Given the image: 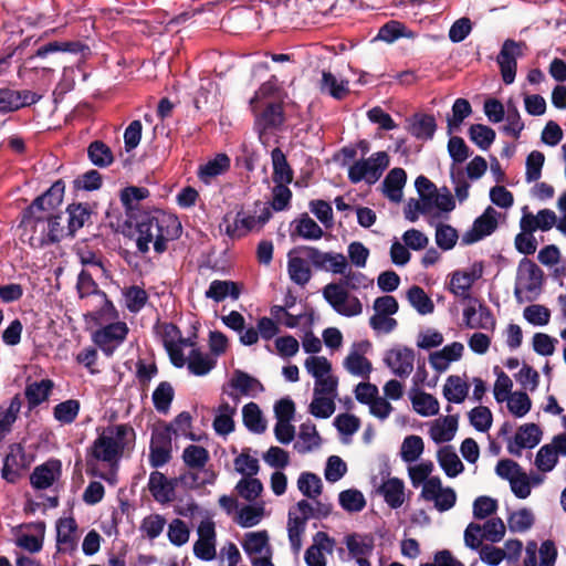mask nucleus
Listing matches in <instances>:
<instances>
[{
	"label": "nucleus",
	"mask_w": 566,
	"mask_h": 566,
	"mask_svg": "<svg viewBox=\"0 0 566 566\" xmlns=\"http://www.w3.org/2000/svg\"><path fill=\"white\" fill-rule=\"evenodd\" d=\"M150 196L145 187L128 186L120 190V201L129 218L136 220L137 248H166L168 241L178 239L182 226L178 217L161 209L139 211V202Z\"/></svg>",
	"instance_id": "1"
},
{
	"label": "nucleus",
	"mask_w": 566,
	"mask_h": 566,
	"mask_svg": "<svg viewBox=\"0 0 566 566\" xmlns=\"http://www.w3.org/2000/svg\"><path fill=\"white\" fill-rule=\"evenodd\" d=\"M130 440H135V431L129 424L108 426L86 451V473H94L93 469L98 468V462L108 465L119 463Z\"/></svg>",
	"instance_id": "2"
},
{
	"label": "nucleus",
	"mask_w": 566,
	"mask_h": 566,
	"mask_svg": "<svg viewBox=\"0 0 566 566\" xmlns=\"http://www.w3.org/2000/svg\"><path fill=\"white\" fill-rule=\"evenodd\" d=\"M64 217L61 213L52 216L21 217L19 224L20 240L30 248H42L44 244L59 243L62 239L71 237L67 227L62 224Z\"/></svg>",
	"instance_id": "3"
},
{
	"label": "nucleus",
	"mask_w": 566,
	"mask_h": 566,
	"mask_svg": "<svg viewBox=\"0 0 566 566\" xmlns=\"http://www.w3.org/2000/svg\"><path fill=\"white\" fill-rule=\"evenodd\" d=\"M313 266L318 270L340 274L344 276V285L357 290L364 285L366 276L360 272H353L348 265L346 256L342 253L322 252L321 250H310L308 254Z\"/></svg>",
	"instance_id": "4"
},
{
	"label": "nucleus",
	"mask_w": 566,
	"mask_h": 566,
	"mask_svg": "<svg viewBox=\"0 0 566 566\" xmlns=\"http://www.w3.org/2000/svg\"><path fill=\"white\" fill-rule=\"evenodd\" d=\"M323 297L335 312L352 317L361 314L363 305L357 296L349 295L340 283H328L323 289Z\"/></svg>",
	"instance_id": "5"
},
{
	"label": "nucleus",
	"mask_w": 566,
	"mask_h": 566,
	"mask_svg": "<svg viewBox=\"0 0 566 566\" xmlns=\"http://www.w3.org/2000/svg\"><path fill=\"white\" fill-rule=\"evenodd\" d=\"M258 207V216L247 213L245 211H239L235 214L233 222L228 223L227 234L231 239H240L252 230L262 228L271 219L272 210H270L266 203H256V208Z\"/></svg>",
	"instance_id": "6"
},
{
	"label": "nucleus",
	"mask_w": 566,
	"mask_h": 566,
	"mask_svg": "<svg viewBox=\"0 0 566 566\" xmlns=\"http://www.w3.org/2000/svg\"><path fill=\"white\" fill-rule=\"evenodd\" d=\"M64 191L65 182L62 179L56 180L44 193L36 197L32 203L22 211L21 217L52 216L61 206Z\"/></svg>",
	"instance_id": "7"
},
{
	"label": "nucleus",
	"mask_w": 566,
	"mask_h": 566,
	"mask_svg": "<svg viewBox=\"0 0 566 566\" xmlns=\"http://www.w3.org/2000/svg\"><path fill=\"white\" fill-rule=\"evenodd\" d=\"M525 42H517L513 39H506L496 57L503 82L510 85L514 82L517 70V57L523 55Z\"/></svg>",
	"instance_id": "8"
},
{
	"label": "nucleus",
	"mask_w": 566,
	"mask_h": 566,
	"mask_svg": "<svg viewBox=\"0 0 566 566\" xmlns=\"http://www.w3.org/2000/svg\"><path fill=\"white\" fill-rule=\"evenodd\" d=\"M29 467L30 460L23 446L21 443H11L3 459L1 478L8 483L15 484Z\"/></svg>",
	"instance_id": "9"
},
{
	"label": "nucleus",
	"mask_w": 566,
	"mask_h": 566,
	"mask_svg": "<svg viewBox=\"0 0 566 566\" xmlns=\"http://www.w3.org/2000/svg\"><path fill=\"white\" fill-rule=\"evenodd\" d=\"M516 283H518L528 295L526 301H534L541 292L543 284V271L541 268L528 259L520 262L517 270Z\"/></svg>",
	"instance_id": "10"
},
{
	"label": "nucleus",
	"mask_w": 566,
	"mask_h": 566,
	"mask_svg": "<svg viewBox=\"0 0 566 566\" xmlns=\"http://www.w3.org/2000/svg\"><path fill=\"white\" fill-rule=\"evenodd\" d=\"M497 212L491 206L478 217L472 228L462 235V244L470 245L492 234L497 228Z\"/></svg>",
	"instance_id": "11"
},
{
	"label": "nucleus",
	"mask_w": 566,
	"mask_h": 566,
	"mask_svg": "<svg viewBox=\"0 0 566 566\" xmlns=\"http://www.w3.org/2000/svg\"><path fill=\"white\" fill-rule=\"evenodd\" d=\"M40 95L30 90H13L0 87V114L17 112L25 106L35 104Z\"/></svg>",
	"instance_id": "12"
},
{
	"label": "nucleus",
	"mask_w": 566,
	"mask_h": 566,
	"mask_svg": "<svg viewBox=\"0 0 566 566\" xmlns=\"http://www.w3.org/2000/svg\"><path fill=\"white\" fill-rule=\"evenodd\" d=\"M77 523L74 517L59 518L56 522V547L63 554H73L77 549Z\"/></svg>",
	"instance_id": "13"
},
{
	"label": "nucleus",
	"mask_w": 566,
	"mask_h": 566,
	"mask_svg": "<svg viewBox=\"0 0 566 566\" xmlns=\"http://www.w3.org/2000/svg\"><path fill=\"white\" fill-rule=\"evenodd\" d=\"M384 361L392 374L406 378L413 370L415 352L409 347L392 348L386 353Z\"/></svg>",
	"instance_id": "14"
},
{
	"label": "nucleus",
	"mask_w": 566,
	"mask_h": 566,
	"mask_svg": "<svg viewBox=\"0 0 566 566\" xmlns=\"http://www.w3.org/2000/svg\"><path fill=\"white\" fill-rule=\"evenodd\" d=\"M542 434L543 432L537 424H522L515 433L514 439L509 442L507 451L515 457H521L522 449L536 447L541 442Z\"/></svg>",
	"instance_id": "15"
},
{
	"label": "nucleus",
	"mask_w": 566,
	"mask_h": 566,
	"mask_svg": "<svg viewBox=\"0 0 566 566\" xmlns=\"http://www.w3.org/2000/svg\"><path fill=\"white\" fill-rule=\"evenodd\" d=\"M335 545L334 538H332L325 532H317L313 536V545H311L304 555L305 563L307 566H326V559L323 552L332 553Z\"/></svg>",
	"instance_id": "16"
},
{
	"label": "nucleus",
	"mask_w": 566,
	"mask_h": 566,
	"mask_svg": "<svg viewBox=\"0 0 566 566\" xmlns=\"http://www.w3.org/2000/svg\"><path fill=\"white\" fill-rule=\"evenodd\" d=\"M61 474V461L50 460L34 468L30 475V484L35 490H45L54 484Z\"/></svg>",
	"instance_id": "17"
},
{
	"label": "nucleus",
	"mask_w": 566,
	"mask_h": 566,
	"mask_svg": "<svg viewBox=\"0 0 566 566\" xmlns=\"http://www.w3.org/2000/svg\"><path fill=\"white\" fill-rule=\"evenodd\" d=\"M297 250H290L287 253V273L290 280L300 286H305L312 279V261L295 254ZM310 250H307V255Z\"/></svg>",
	"instance_id": "18"
},
{
	"label": "nucleus",
	"mask_w": 566,
	"mask_h": 566,
	"mask_svg": "<svg viewBox=\"0 0 566 566\" xmlns=\"http://www.w3.org/2000/svg\"><path fill=\"white\" fill-rule=\"evenodd\" d=\"M148 490L157 502L167 503L174 499L175 481L168 480L159 471H153L149 475Z\"/></svg>",
	"instance_id": "19"
},
{
	"label": "nucleus",
	"mask_w": 566,
	"mask_h": 566,
	"mask_svg": "<svg viewBox=\"0 0 566 566\" xmlns=\"http://www.w3.org/2000/svg\"><path fill=\"white\" fill-rule=\"evenodd\" d=\"M407 174L402 168H392L382 181V192L392 202H400Z\"/></svg>",
	"instance_id": "20"
},
{
	"label": "nucleus",
	"mask_w": 566,
	"mask_h": 566,
	"mask_svg": "<svg viewBox=\"0 0 566 566\" xmlns=\"http://www.w3.org/2000/svg\"><path fill=\"white\" fill-rule=\"evenodd\" d=\"M415 187L420 197V201H412L416 211L428 212L433 208V198L438 189L437 186L426 176L420 175L416 178Z\"/></svg>",
	"instance_id": "21"
},
{
	"label": "nucleus",
	"mask_w": 566,
	"mask_h": 566,
	"mask_svg": "<svg viewBox=\"0 0 566 566\" xmlns=\"http://www.w3.org/2000/svg\"><path fill=\"white\" fill-rule=\"evenodd\" d=\"M345 543L350 556L356 560L371 555L375 547V538L371 534L359 535L353 533L346 536Z\"/></svg>",
	"instance_id": "22"
},
{
	"label": "nucleus",
	"mask_w": 566,
	"mask_h": 566,
	"mask_svg": "<svg viewBox=\"0 0 566 566\" xmlns=\"http://www.w3.org/2000/svg\"><path fill=\"white\" fill-rule=\"evenodd\" d=\"M53 387L54 382L49 378L28 384L25 386L24 396L28 400L29 410H32L42 402L46 401Z\"/></svg>",
	"instance_id": "23"
},
{
	"label": "nucleus",
	"mask_w": 566,
	"mask_h": 566,
	"mask_svg": "<svg viewBox=\"0 0 566 566\" xmlns=\"http://www.w3.org/2000/svg\"><path fill=\"white\" fill-rule=\"evenodd\" d=\"M458 415H448L438 419L430 429V437L436 443L449 442L458 429Z\"/></svg>",
	"instance_id": "24"
},
{
	"label": "nucleus",
	"mask_w": 566,
	"mask_h": 566,
	"mask_svg": "<svg viewBox=\"0 0 566 566\" xmlns=\"http://www.w3.org/2000/svg\"><path fill=\"white\" fill-rule=\"evenodd\" d=\"M273 166L272 180L274 184L289 185L293 181V169L287 163L286 156L280 147L271 151Z\"/></svg>",
	"instance_id": "25"
},
{
	"label": "nucleus",
	"mask_w": 566,
	"mask_h": 566,
	"mask_svg": "<svg viewBox=\"0 0 566 566\" xmlns=\"http://www.w3.org/2000/svg\"><path fill=\"white\" fill-rule=\"evenodd\" d=\"M241 294V285L233 281L214 280L210 283L209 289L205 295L214 302H222L227 296L232 300H238Z\"/></svg>",
	"instance_id": "26"
},
{
	"label": "nucleus",
	"mask_w": 566,
	"mask_h": 566,
	"mask_svg": "<svg viewBox=\"0 0 566 566\" xmlns=\"http://www.w3.org/2000/svg\"><path fill=\"white\" fill-rule=\"evenodd\" d=\"M437 460L449 478H455L464 470V465L452 446H444L440 448L437 453Z\"/></svg>",
	"instance_id": "27"
},
{
	"label": "nucleus",
	"mask_w": 566,
	"mask_h": 566,
	"mask_svg": "<svg viewBox=\"0 0 566 566\" xmlns=\"http://www.w3.org/2000/svg\"><path fill=\"white\" fill-rule=\"evenodd\" d=\"M437 130V123L433 115L416 114L412 117L409 132L417 139H432Z\"/></svg>",
	"instance_id": "28"
},
{
	"label": "nucleus",
	"mask_w": 566,
	"mask_h": 566,
	"mask_svg": "<svg viewBox=\"0 0 566 566\" xmlns=\"http://www.w3.org/2000/svg\"><path fill=\"white\" fill-rule=\"evenodd\" d=\"M230 168V158L226 154H218L213 159L201 165L198 169V178L210 184L211 179L226 172Z\"/></svg>",
	"instance_id": "29"
},
{
	"label": "nucleus",
	"mask_w": 566,
	"mask_h": 566,
	"mask_svg": "<svg viewBox=\"0 0 566 566\" xmlns=\"http://www.w3.org/2000/svg\"><path fill=\"white\" fill-rule=\"evenodd\" d=\"M405 485L398 478H390L379 488V492L384 495L385 502L391 509H398L405 501Z\"/></svg>",
	"instance_id": "30"
},
{
	"label": "nucleus",
	"mask_w": 566,
	"mask_h": 566,
	"mask_svg": "<svg viewBox=\"0 0 566 566\" xmlns=\"http://www.w3.org/2000/svg\"><path fill=\"white\" fill-rule=\"evenodd\" d=\"M88 50V45L81 41H53L40 46L36 50L35 55L38 57H45L49 54L55 52H69L73 54H78L84 53Z\"/></svg>",
	"instance_id": "31"
},
{
	"label": "nucleus",
	"mask_w": 566,
	"mask_h": 566,
	"mask_svg": "<svg viewBox=\"0 0 566 566\" xmlns=\"http://www.w3.org/2000/svg\"><path fill=\"white\" fill-rule=\"evenodd\" d=\"M128 331L129 329L125 322L114 321L109 322L103 328L96 331L93 335V338L99 339L102 344L115 342L116 345H119L126 339Z\"/></svg>",
	"instance_id": "32"
},
{
	"label": "nucleus",
	"mask_w": 566,
	"mask_h": 566,
	"mask_svg": "<svg viewBox=\"0 0 566 566\" xmlns=\"http://www.w3.org/2000/svg\"><path fill=\"white\" fill-rule=\"evenodd\" d=\"M66 212L69 214L66 221H67V229L69 234L73 238L75 235V232L84 227V224L91 219V209L87 205L83 203H71L66 208Z\"/></svg>",
	"instance_id": "33"
},
{
	"label": "nucleus",
	"mask_w": 566,
	"mask_h": 566,
	"mask_svg": "<svg viewBox=\"0 0 566 566\" xmlns=\"http://www.w3.org/2000/svg\"><path fill=\"white\" fill-rule=\"evenodd\" d=\"M291 234L307 240H316L323 235L322 228L307 214L303 213L298 219L294 220Z\"/></svg>",
	"instance_id": "34"
},
{
	"label": "nucleus",
	"mask_w": 566,
	"mask_h": 566,
	"mask_svg": "<svg viewBox=\"0 0 566 566\" xmlns=\"http://www.w3.org/2000/svg\"><path fill=\"white\" fill-rule=\"evenodd\" d=\"M90 161L99 168L109 167L114 163V154L108 145L102 140H93L87 147Z\"/></svg>",
	"instance_id": "35"
},
{
	"label": "nucleus",
	"mask_w": 566,
	"mask_h": 566,
	"mask_svg": "<svg viewBox=\"0 0 566 566\" xmlns=\"http://www.w3.org/2000/svg\"><path fill=\"white\" fill-rule=\"evenodd\" d=\"M469 388V385L460 376L451 375L443 386V397L449 402L461 403L465 400Z\"/></svg>",
	"instance_id": "36"
},
{
	"label": "nucleus",
	"mask_w": 566,
	"mask_h": 566,
	"mask_svg": "<svg viewBox=\"0 0 566 566\" xmlns=\"http://www.w3.org/2000/svg\"><path fill=\"white\" fill-rule=\"evenodd\" d=\"M319 90L335 99H343L349 93L348 81H338L332 72L323 71Z\"/></svg>",
	"instance_id": "37"
},
{
	"label": "nucleus",
	"mask_w": 566,
	"mask_h": 566,
	"mask_svg": "<svg viewBox=\"0 0 566 566\" xmlns=\"http://www.w3.org/2000/svg\"><path fill=\"white\" fill-rule=\"evenodd\" d=\"M243 423L253 433H263L266 430V422L258 403L249 402L242 408Z\"/></svg>",
	"instance_id": "38"
},
{
	"label": "nucleus",
	"mask_w": 566,
	"mask_h": 566,
	"mask_svg": "<svg viewBox=\"0 0 566 566\" xmlns=\"http://www.w3.org/2000/svg\"><path fill=\"white\" fill-rule=\"evenodd\" d=\"M407 300L410 305L421 315L431 314L434 311L432 300L427 295L422 287L412 285L407 291Z\"/></svg>",
	"instance_id": "39"
},
{
	"label": "nucleus",
	"mask_w": 566,
	"mask_h": 566,
	"mask_svg": "<svg viewBox=\"0 0 566 566\" xmlns=\"http://www.w3.org/2000/svg\"><path fill=\"white\" fill-rule=\"evenodd\" d=\"M298 438L304 442L302 444L300 442L294 444V449L298 453H307L314 446L318 447L321 443V437L316 430V426L310 421L301 424Z\"/></svg>",
	"instance_id": "40"
},
{
	"label": "nucleus",
	"mask_w": 566,
	"mask_h": 566,
	"mask_svg": "<svg viewBox=\"0 0 566 566\" xmlns=\"http://www.w3.org/2000/svg\"><path fill=\"white\" fill-rule=\"evenodd\" d=\"M39 533L40 536L31 534H22L15 541V545L29 553H39L43 547V537L45 533V523L43 521L31 524Z\"/></svg>",
	"instance_id": "41"
},
{
	"label": "nucleus",
	"mask_w": 566,
	"mask_h": 566,
	"mask_svg": "<svg viewBox=\"0 0 566 566\" xmlns=\"http://www.w3.org/2000/svg\"><path fill=\"white\" fill-rule=\"evenodd\" d=\"M242 547L249 556L261 554L264 549L268 552V547H271L269 545L268 532L259 531L247 533L242 542Z\"/></svg>",
	"instance_id": "42"
},
{
	"label": "nucleus",
	"mask_w": 566,
	"mask_h": 566,
	"mask_svg": "<svg viewBox=\"0 0 566 566\" xmlns=\"http://www.w3.org/2000/svg\"><path fill=\"white\" fill-rule=\"evenodd\" d=\"M230 385L232 388L238 389L244 396L250 395L254 390H264V387L260 380L240 369L234 370Z\"/></svg>",
	"instance_id": "43"
},
{
	"label": "nucleus",
	"mask_w": 566,
	"mask_h": 566,
	"mask_svg": "<svg viewBox=\"0 0 566 566\" xmlns=\"http://www.w3.org/2000/svg\"><path fill=\"white\" fill-rule=\"evenodd\" d=\"M80 409L81 403L77 399H67L53 408V416L62 424H71L77 418Z\"/></svg>",
	"instance_id": "44"
},
{
	"label": "nucleus",
	"mask_w": 566,
	"mask_h": 566,
	"mask_svg": "<svg viewBox=\"0 0 566 566\" xmlns=\"http://www.w3.org/2000/svg\"><path fill=\"white\" fill-rule=\"evenodd\" d=\"M175 397L170 382L161 381L153 392V403L159 413H167Z\"/></svg>",
	"instance_id": "45"
},
{
	"label": "nucleus",
	"mask_w": 566,
	"mask_h": 566,
	"mask_svg": "<svg viewBox=\"0 0 566 566\" xmlns=\"http://www.w3.org/2000/svg\"><path fill=\"white\" fill-rule=\"evenodd\" d=\"M411 402L416 412L421 416H434L439 412L438 400L424 391H416L411 396Z\"/></svg>",
	"instance_id": "46"
},
{
	"label": "nucleus",
	"mask_w": 566,
	"mask_h": 566,
	"mask_svg": "<svg viewBox=\"0 0 566 566\" xmlns=\"http://www.w3.org/2000/svg\"><path fill=\"white\" fill-rule=\"evenodd\" d=\"M297 488L304 496L315 500L321 495L323 484L321 478L317 474L312 472H303L298 476Z\"/></svg>",
	"instance_id": "47"
},
{
	"label": "nucleus",
	"mask_w": 566,
	"mask_h": 566,
	"mask_svg": "<svg viewBox=\"0 0 566 566\" xmlns=\"http://www.w3.org/2000/svg\"><path fill=\"white\" fill-rule=\"evenodd\" d=\"M504 118L506 119V125L502 127L503 133L517 139L521 132L524 129V122L521 118L516 105L512 101H509L506 104Z\"/></svg>",
	"instance_id": "48"
},
{
	"label": "nucleus",
	"mask_w": 566,
	"mask_h": 566,
	"mask_svg": "<svg viewBox=\"0 0 566 566\" xmlns=\"http://www.w3.org/2000/svg\"><path fill=\"white\" fill-rule=\"evenodd\" d=\"M469 137L482 150H486L495 140L493 128L483 124H472L469 128Z\"/></svg>",
	"instance_id": "49"
},
{
	"label": "nucleus",
	"mask_w": 566,
	"mask_h": 566,
	"mask_svg": "<svg viewBox=\"0 0 566 566\" xmlns=\"http://www.w3.org/2000/svg\"><path fill=\"white\" fill-rule=\"evenodd\" d=\"M452 116L448 117V133L451 134L453 130L458 129L463 120L471 115L472 107L468 99L465 98H457L452 105Z\"/></svg>",
	"instance_id": "50"
},
{
	"label": "nucleus",
	"mask_w": 566,
	"mask_h": 566,
	"mask_svg": "<svg viewBox=\"0 0 566 566\" xmlns=\"http://www.w3.org/2000/svg\"><path fill=\"white\" fill-rule=\"evenodd\" d=\"M216 365V360L203 355L199 349H192L188 359V369L196 376L207 375Z\"/></svg>",
	"instance_id": "51"
},
{
	"label": "nucleus",
	"mask_w": 566,
	"mask_h": 566,
	"mask_svg": "<svg viewBox=\"0 0 566 566\" xmlns=\"http://www.w3.org/2000/svg\"><path fill=\"white\" fill-rule=\"evenodd\" d=\"M182 460L190 469H202L209 461V452L201 446L189 444L182 452Z\"/></svg>",
	"instance_id": "52"
},
{
	"label": "nucleus",
	"mask_w": 566,
	"mask_h": 566,
	"mask_svg": "<svg viewBox=\"0 0 566 566\" xmlns=\"http://www.w3.org/2000/svg\"><path fill=\"white\" fill-rule=\"evenodd\" d=\"M344 367L355 376L368 378L373 367L371 363L356 350L352 352L344 360Z\"/></svg>",
	"instance_id": "53"
},
{
	"label": "nucleus",
	"mask_w": 566,
	"mask_h": 566,
	"mask_svg": "<svg viewBox=\"0 0 566 566\" xmlns=\"http://www.w3.org/2000/svg\"><path fill=\"white\" fill-rule=\"evenodd\" d=\"M123 295L125 297L126 307L130 313L140 312L148 301L147 292L138 285L124 289Z\"/></svg>",
	"instance_id": "54"
},
{
	"label": "nucleus",
	"mask_w": 566,
	"mask_h": 566,
	"mask_svg": "<svg viewBox=\"0 0 566 566\" xmlns=\"http://www.w3.org/2000/svg\"><path fill=\"white\" fill-rule=\"evenodd\" d=\"M424 449V443L421 437L411 434L403 439L401 444L400 454L405 462L411 463L419 459Z\"/></svg>",
	"instance_id": "55"
},
{
	"label": "nucleus",
	"mask_w": 566,
	"mask_h": 566,
	"mask_svg": "<svg viewBox=\"0 0 566 566\" xmlns=\"http://www.w3.org/2000/svg\"><path fill=\"white\" fill-rule=\"evenodd\" d=\"M339 505L347 512H360L366 506L364 494L356 489L342 491L338 495Z\"/></svg>",
	"instance_id": "56"
},
{
	"label": "nucleus",
	"mask_w": 566,
	"mask_h": 566,
	"mask_svg": "<svg viewBox=\"0 0 566 566\" xmlns=\"http://www.w3.org/2000/svg\"><path fill=\"white\" fill-rule=\"evenodd\" d=\"M231 265L229 250H210L202 261L201 266H206L216 272H226Z\"/></svg>",
	"instance_id": "57"
},
{
	"label": "nucleus",
	"mask_w": 566,
	"mask_h": 566,
	"mask_svg": "<svg viewBox=\"0 0 566 566\" xmlns=\"http://www.w3.org/2000/svg\"><path fill=\"white\" fill-rule=\"evenodd\" d=\"M76 291L80 298H85L91 295L105 297V292L99 290L92 274L86 270H82L77 276Z\"/></svg>",
	"instance_id": "58"
},
{
	"label": "nucleus",
	"mask_w": 566,
	"mask_h": 566,
	"mask_svg": "<svg viewBox=\"0 0 566 566\" xmlns=\"http://www.w3.org/2000/svg\"><path fill=\"white\" fill-rule=\"evenodd\" d=\"M509 528L513 533H523L530 530L534 524V515L527 509H521L513 512L507 518Z\"/></svg>",
	"instance_id": "59"
},
{
	"label": "nucleus",
	"mask_w": 566,
	"mask_h": 566,
	"mask_svg": "<svg viewBox=\"0 0 566 566\" xmlns=\"http://www.w3.org/2000/svg\"><path fill=\"white\" fill-rule=\"evenodd\" d=\"M235 490L238 491L241 497L249 502H252L262 493L263 484L256 478H243L237 483Z\"/></svg>",
	"instance_id": "60"
},
{
	"label": "nucleus",
	"mask_w": 566,
	"mask_h": 566,
	"mask_svg": "<svg viewBox=\"0 0 566 566\" xmlns=\"http://www.w3.org/2000/svg\"><path fill=\"white\" fill-rule=\"evenodd\" d=\"M532 407V400L525 391H515L507 399V409L515 417H524Z\"/></svg>",
	"instance_id": "61"
},
{
	"label": "nucleus",
	"mask_w": 566,
	"mask_h": 566,
	"mask_svg": "<svg viewBox=\"0 0 566 566\" xmlns=\"http://www.w3.org/2000/svg\"><path fill=\"white\" fill-rule=\"evenodd\" d=\"M166 520L160 514H150L143 518L140 531L150 539L157 538L164 531Z\"/></svg>",
	"instance_id": "62"
},
{
	"label": "nucleus",
	"mask_w": 566,
	"mask_h": 566,
	"mask_svg": "<svg viewBox=\"0 0 566 566\" xmlns=\"http://www.w3.org/2000/svg\"><path fill=\"white\" fill-rule=\"evenodd\" d=\"M265 128H277L283 125L285 117L281 103H270L261 114Z\"/></svg>",
	"instance_id": "63"
},
{
	"label": "nucleus",
	"mask_w": 566,
	"mask_h": 566,
	"mask_svg": "<svg viewBox=\"0 0 566 566\" xmlns=\"http://www.w3.org/2000/svg\"><path fill=\"white\" fill-rule=\"evenodd\" d=\"M558 462V455L552 444H544L535 458V465L542 472L552 471Z\"/></svg>",
	"instance_id": "64"
}]
</instances>
